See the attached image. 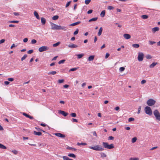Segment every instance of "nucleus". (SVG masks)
<instances>
[{"instance_id":"1","label":"nucleus","mask_w":160,"mask_h":160,"mask_svg":"<svg viewBox=\"0 0 160 160\" xmlns=\"http://www.w3.org/2000/svg\"><path fill=\"white\" fill-rule=\"evenodd\" d=\"M89 148L96 151H102L104 150L101 146L99 145H96L94 147L89 146Z\"/></svg>"},{"instance_id":"2","label":"nucleus","mask_w":160,"mask_h":160,"mask_svg":"<svg viewBox=\"0 0 160 160\" xmlns=\"http://www.w3.org/2000/svg\"><path fill=\"white\" fill-rule=\"evenodd\" d=\"M102 145L104 148L109 149H112L114 148L113 145L112 144L109 145L107 142H103Z\"/></svg>"},{"instance_id":"3","label":"nucleus","mask_w":160,"mask_h":160,"mask_svg":"<svg viewBox=\"0 0 160 160\" xmlns=\"http://www.w3.org/2000/svg\"><path fill=\"white\" fill-rule=\"evenodd\" d=\"M153 114L155 116L156 119L160 121V113L157 109L154 111Z\"/></svg>"},{"instance_id":"4","label":"nucleus","mask_w":160,"mask_h":160,"mask_svg":"<svg viewBox=\"0 0 160 160\" xmlns=\"http://www.w3.org/2000/svg\"><path fill=\"white\" fill-rule=\"evenodd\" d=\"M145 113L149 115H151L152 114V110L150 107L146 106L145 108Z\"/></svg>"},{"instance_id":"5","label":"nucleus","mask_w":160,"mask_h":160,"mask_svg":"<svg viewBox=\"0 0 160 160\" xmlns=\"http://www.w3.org/2000/svg\"><path fill=\"white\" fill-rule=\"evenodd\" d=\"M156 102L152 99H150L147 101V104L149 106H152L155 104Z\"/></svg>"},{"instance_id":"6","label":"nucleus","mask_w":160,"mask_h":160,"mask_svg":"<svg viewBox=\"0 0 160 160\" xmlns=\"http://www.w3.org/2000/svg\"><path fill=\"white\" fill-rule=\"evenodd\" d=\"M49 48L48 47L46 46H42L38 49V51L39 52H41L43 51H46L48 50Z\"/></svg>"},{"instance_id":"7","label":"nucleus","mask_w":160,"mask_h":160,"mask_svg":"<svg viewBox=\"0 0 160 160\" xmlns=\"http://www.w3.org/2000/svg\"><path fill=\"white\" fill-rule=\"evenodd\" d=\"M144 55L142 52H139L138 53V59L139 62L142 61L143 60Z\"/></svg>"},{"instance_id":"8","label":"nucleus","mask_w":160,"mask_h":160,"mask_svg":"<svg viewBox=\"0 0 160 160\" xmlns=\"http://www.w3.org/2000/svg\"><path fill=\"white\" fill-rule=\"evenodd\" d=\"M50 23L52 27L51 29L52 30H57L58 25L52 22H51Z\"/></svg>"},{"instance_id":"9","label":"nucleus","mask_w":160,"mask_h":160,"mask_svg":"<svg viewBox=\"0 0 160 160\" xmlns=\"http://www.w3.org/2000/svg\"><path fill=\"white\" fill-rule=\"evenodd\" d=\"M62 30L64 31L67 30V28L66 27L60 25H58L57 30Z\"/></svg>"},{"instance_id":"10","label":"nucleus","mask_w":160,"mask_h":160,"mask_svg":"<svg viewBox=\"0 0 160 160\" xmlns=\"http://www.w3.org/2000/svg\"><path fill=\"white\" fill-rule=\"evenodd\" d=\"M56 136L61 138H64L65 137V135L64 134H63L60 133H56L54 134Z\"/></svg>"},{"instance_id":"11","label":"nucleus","mask_w":160,"mask_h":160,"mask_svg":"<svg viewBox=\"0 0 160 160\" xmlns=\"http://www.w3.org/2000/svg\"><path fill=\"white\" fill-rule=\"evenodd\" d=\"M22 114L24 116L27 118H29L30 119H33V118L32 116H31L30 115L28 114L25 112H22Z\"/></svg>"},{"instance_id":"12","label":"nucleus","mask_w":160,"mask_h":160,"mask_svg":"<svg viewBox=\"0 0 160 160\" xmlns=\"http://www.w3.org/2000/svg\"><path fill=\"white\" fill-rule=\"evenodd\" d=\"M124 38L126 39H128L131 38V36L130 34H124L123 35Z\"/></svg>"},{"instance_id":"13","label":"nucleus","mask_w":160,"mask_h":160,"mask_svg":"<svg viewBox=\"0 0 160 160\" xmlns=\"http://www.w3.org/2000/svg\"><path fill=\"white\" fill-rule=\"evenodd\" d=\"M59 112L65 117L66 116L68 115V113H67L63 111L60 110Z\"/></svg>"},{"instance_id":"14","label":"nucleus","mask_w":160,"mask_h":160,"mask_svg":"<svg viewBox=\"0 0 160 160\" xmlns=\"http://www.w3.org/2000/svg\"><path fill=\"white\" fill-rule=\"evenodd\" d=\"M159 28L158 27H155L152 28V31L153 33H155V32L158 31L159 30Z\"/></svg>"},{"instance_id":"15","label":"nucleus","mask_w":160,"mask_h":160,"mask_svg":"<svg viewBox=\"0 0 160 160\" xmlns=\"http://www.w3.org/2000/svg\"><path fill=\"white\" fill-rule=\"evenodd\" d=\"M41 22L42 25H44L46 22V19L43 17L41 18Z\"/></svg>"},{"instance_id":"16","label":"nucleus","mask_w":160,"mask_h":160,"mask_svg":"<svg viewBox=\"0 0 160 160\" xmlns=\"http://www.w3.org/2000/svg\"><path fill=\"white\" fill-rule=\"evenodd\" d=\"M68 46L69 48H74L78 47V46L77 45L74 44H69L68 45Z\"/></svg>"},{"instance_id":"17","label":"nucleus","mask_w":160,"mask_h":160,"mask_svg":"<svg viewBox=\"0 0 160 160\" xmlns=\"http://www.w3.org/2000/svg\"><path fill=\"white\" fill-rule=\"evenodd\" d=\"M81 22L80 21H78L77 22L70 24L69 26H73L80 23Z\"/></svg>"},{"instance_id":"18","label":"nucleus","mask_w":160,"mask_h":160,"mask_svg":"<svg viewBox=\"0 0 160 160\" xmlns=\"http://www.w3.org/2000/svg\"><path fill=\"white\" fill-rule=\"evenodd\" d=\"M33 134L34 135H36L41 136L42 135V133L39 132H36L34 131L33 132Z\"/></svg>"},{"instance_id":"19","label":"nucleus","mask_w":160,"mask_h":160,"mask_svg":"<svg viewBox=\"0 0 160 160\" xmlns=\"http://www.w3.org/2000/svg\"><path fill=\"white\" fill-rule=\"evenodd\" d=\"M158 64V63L155 62H153L152 64H151L149 66L150 68H154L155 66Z\"/></svg>"},{"instance_id":"20","label":"nucleus","mask_w":160,"mask_h":160,"mask_svg":"<svg viewBox=\"0 0 160 160\" xmlns=\"http://www.w3.org/2000/svg\"><path fill=\"white\" fill-rule=\"evenodd\" d=\"M102 30H103V29L102 27H101L99 28V30L98 32V36H100L101 35Z\"/></svg>"},{"instance_id":"21","label":"nucleus","mask_w":160,"mask_h":160,"mask_svg":"<svg viewBox=\"0 0 160 160\" xmlns=\"http://www.w3.org/2000/svg\"><path fill=\"white\" fill-rule=\"evenodd\" d=\"M34 16L36 17V18L38 19H40V17L39 16L37 13V12L36 11H35L34 12Z\"/></svg>"},{"instance_id":"22","label":"nucleus","mask_w":160,"mask_h":160,"mask_svg":"<svg viewBox=\"0 0 160 160\" xmlns=\"http://www.w3.org/2000/svg\"><path fill=\"white\" fill-rule=\"evenodd\" d=\"M94 55H91L88 58V60L89 61H92L94 58Z\"/></svg>"},{"instance_id":"23","label":"nucleus","mask_w":160,"mask_h":160,"mask_svg":"<svg viewBox=\"0 0 160 160\" xmlns=\"http://www.w3.org/2000/svg\"><path fill=\"white\" fill-rule=\"evenodd\" d=\"M98 19V17H95V18H92L90 19L89 20L88 22H91L92 21H95L97 20Z\"/></svg>"},{"instance_id":"24","label":"nucleus","mask_w":160,"mask_h":160,"mask_svg":"<svg viewBox=\"0 0 160 160\" xmlns=\"http://www.w3.org/2000/svg\"><path fill=\"white\" fill-rule=\"evenodd\" d=\"M148 17V16L147 15H143L141 16V18L143 19H146Z\"/></svg>"},{"instance_id":"25","label":"nucleus","mask_w":160,"mask_h":160,"mask_svg":"<svg viewBox=\"0 0 160 160\" xmlns=\"http://www.w3.org/2000/svg\"><path fill=\"white\" fill-rule=\"evenodd\" d=\"M66 148H67V149L71 150H73L74 151H76L77 150V149H76V148H73L72 147H69L68 146Z\"/></svg>"},{"instance_id":"26","label":"nucleus","mask_w":160,"mask_h":160,"mask_svg":"<svg viewBox=\"0 0 160 160\" xmlns=\"http://www.w3.org/2000/svg\"><path fill=\"white\" fill-rule=\"evenodd\" d=\"M105 15V10L102 11L100 14L101 16L102 17H103Z\"/></svg>"},{"instance_id":"27","label":"nucleus","mask_w":160,"mask_h":160,"mask_svg":"<svg viewBox=\"0 0 160 160\" xmlns=\"http://www.w3.org/2000/svg\"><path fill=\"white\" fill-rule=\"evenodd\" d=\"M77 145L78 146L86 145H87V143H85V142H82V143L78 142L77 143Z\"/></svg>"},{"instance_id":"28","label":"nucleus","mask_w":160,"mask_h":160,"mask_svg":"<svg viewBox=\"0 0 160 160\" xmlns=\"http://www.w3.org/2000/svg\"><path fill=\"white\" fill-rule=\"evenodd\" d=\"M68 155L70 157H72L74 158H76V156L73 153H70L68 154Z\"/></svg>"},{"instance_id":"29","label":"nucleus","mask_w":160,"mask_h":160,"mask_svg":"<svg viewBox=\"0 0 160 160\" xmlns=\"http://www.w3.org/2000/svg\"><path fill=\"white\" fill-rule=\"evenodd\" d=\"M59 16L58 15H55L52 18V19L53 20H55L58 19Z\"/></svg>"},{"instance_id":"30","label":"nucleus","mask_w":160,"mask_h":160,"mask_svg":"<svg viewBox=\"0 0 160 160\" xmlns=\"http://www.w3.org/2000/svg\"><path fill=\"white\" fill-rule=\"evenodd\" d=\"M132 46L134 48H137L139 47V45L138 44H134L132 45Z\"/></svg>"},{"instance_id":"31","label":"nucleus","mask_w":160,"mask_h":160,"mask_svg":"<svg viewBox=\"0 0 160 160\" xmlns=\"http://www.w3.org/2000/svg\"><path fill=\"white\" fill-rule=\"evenodd\" d=\"M8 22L9 23H18L19 22V21L15 20L9 21Z\"/></svg>"},{"instance_id":"32","label":"nucleus","mask_w":160,"mask_h":160,"mask_svg":"<svg viewBox=\"0 0 160 160\" xmlns=\"http://www.w3.org/2000/svg\"><path fill=\"white\" fill-rule=\"evenodd\" d=\"M0 148L3 149H6L7 148L5 146L0 143Z\"/></svg>"},{"instance_id":"33","label":"nucleus","mask_w":160,"mask_h":160,"mask_svg":"<svg viewBox=\"0 0 160 160\" xmlns=\"http://www.w3.org/2000/svg\"><path fill=\"white\" fill-rule=\"evenodd\" d=\"M56 73L57 72L56 71H52L51 72H48V75H50V74L55 75Z\"/></svg>"},{"instance_id":"34","label":"nucleus","mask_w":160,"mask_h":160,"mask_svg":"<svg viewBox=\"0 0 160 160\" xmlns=\"http://www.w3.org/2000/svg\"><path fill=\"white\" fill-rule=\"evenodd\" d=\"M84 55V54H79L77 55V56H78V58L80 59L82 58Z\"/></svg>"},{"instance_id":"35","label":"nucleus","mask_w":160,"mask_h":160,"mask_svg":"<svg viewBox=\"0 0 160 160\" xmlns=\"http://www.w3.org/2000/svg\"><path fill=\"white\" fill-rule=\"evenodd\" d=\"M60 44V42H57L54 43L53 44V47H56L57 46H58Z\"/></svg>"},{"instance_id":"36","label":"nucleus","mask_w":160,"mask_h":160,"mask_svg":"<svg viewBox=\"0 0 160 160\" xmlns=\"http://www.w3.org/2000/svg\"><path fill=\"white\" fill-rule=\"evenodd\" d=\"M27 57V54H25L23 57H22L21 58V60L22 61L24 60Z\"/></svg>"},{"instance_id":"37","label":"nucleus","mask_w":160,"mask_h":160,"mask_svg":"<svg viewBox=\"0 0 160 160\" xmlns=\"http://www.w3.org/2000/svg\"><path fill=\"white\" fill-rule=\"evenodd\" d=\"M78 68H79L78 67V68H71L69 70V71H75L76 70H77Z\"/></svg>"},{"instance_id":"38","label":"nucleus","mask_w":160,"mask_h":160,"mask_svg":"<svg viewBox=\"0 0 160 160\" xmlns=\"http://www.w3.org/2000/svg\"><path fill=\"white\" fill-rule=\"evenodd\" d=\"M137 140V138L136 137L133 138L132 140V143L135 142Z\"/></svg>"},{"instance_id":"39","label":"nucleus","mask_w":160,"mask_h":160,"mask_svg":"<svg viewBox=\"0 0 160 160\" xmlns=\"http://www.w3.org/2000/svg\"><path fill=\"white\" fill-rule=\"evenodd\" d=\"M146 58L148 59H150L152 58V57L150 55L148 54L146 56Z\"/></svg>"},{"instance_id":"40","label":"nucleus","mask_w":160,"mask_h":160,"mask_svg":"<svg viewBox=\"0 0 160 160\" xmlns=\"http://www.w3.org/2000/svg\"><path fill=\"white\" fill-rule=\"evenodd\" d=\"M125 68L124 67H121L119 68V71L121 72L125 70Z\"/></svg>"},{"instance_id":"41","label":"nucleus","mask_w":160,"mask_h":160,"mask_svg":"<svg viewBox=\"0 0 160 160\" xmlns=\"http://www.w3.org/2000/svg\"><path fill=\"white\" fill-rule=\"evenodd\" d=\"M134 118H130L128 119V121L129 122L134 121Z\"/></svg>"},{"instance_id":"42","label":"nucleus","mask_w":160,"mask_h":160,"mask_svg":"<svg viewBox=\"0 0 160 160\" xmlns=\"http://www.w3.org/2000/svg\"><path fill=\"white\" fill-rule=\"evenodd\" d=\"M65 60H64V59L58 62V63L59 64H61V63H63L65 62Z\"/></svg>"},{"instance_id":"43","label":"nucleus","mask_w":160,"mask_h":160,"mask_svg":"<svg viewBox=\"0 0 160 160\" xmlns=\"http://www.w3.org/2000/svg\"><path fill=\"white\" fill-rule=\"evenodd\" d=\"M36 42L37 41L34 39L32 40L31 42V43L32 44H35Z\"/></svg>"},{"instance_id":"44","label":"nucleus","mask_w":160,"mask_h":160,"mask_svg":"<svg viewBox=\"0 0 160 160\" xmlns=\"http://www.w3.org/2000/svg\"><path fill=\"white\" fill-rule=\"evenodd\" d=\"M91 0H85V3L86 5H88L89 3L91 2Z\"/></svg>"},{"instance_id":"45","label":"nucleus","mask_w":160,"mask_h":160,"mask_svg":"<svg viewBox=\"0 0 160 160\" xmlns=\"http://www.w3.org/2000/svg\"><path fill=\"white\" fill-rule=\"evenodd\" d=\"M11 152H12L15 155L17 154L18 153V151L16 150H12Z\"/></svg>"},{"instance_id":"46","label":"nucleus","mask_w":160,"mask_h":160,"mask_svg":"<svg viewBox=\"0 0 160 160\" xmlns=\"http://www.w3.org/2000/svg\"><path fill=\"white\" fill-rule=\"evenodd\" d=\"M101 157L102 158H105L107 156L106 154L104 153H101Z\"/></svg>"},{"instance_id":"47","label":"nucleus","mask_w":160,"mask_h":160,"mask_svg":"<svg viewBox=\"0 0 160 160\" xmlns=\"http://www.w3.org/2000/svg\"><path fill=\"white\" fill-rule=\"evenodd\" d=\"M71 116L73 117H75L76 116V114L75 113H72L71 114Z\"/></svg>"},{"instance_id":"48","label":"nucleus","mask_w":160,"mask_h":160,"mask_svg":"<svg viewBox=\"0 0 160 160\" xmlns=\"http://www.w3.org/2000/svg\"><path fill=\"white\" fill-rule=\"evenodd\" d=\"M129 160H139V159L136 158H130Z\"/></svg>"},{"instance_id":"49","label":"nucleus","mask_w":160,"mask_h":160,"mask_svg":"<svg viewBox=\"0 0 160 160\" xmlns=\"http://www.w3.org/2000/svg\"><path fill=\"white\" fill-rule=\"evenodd\" d=\"M79 30L78 29H77L74 32L73 34L74 35H76L78 34V32Z\"/></svg>"},{"instance_id":"50","label":"nucleus","mask_w":160,"mask_h":160,"mask_svg":"<svg viewBox=\"0 0 160 160\" xmlns=\"http://www.w3.org/2000/svg\"><path fill=\"white\" fill-rule=\"evenodd\" d=\"M64 80L63 79H59L58 81V82L59 83H61L64 82Z\"/></svg>"},{"instance_id":"51","label":"nucleus","mask_w":160,"mask_h":160,"mask_svg":"<svg viewBox=\"0 0 160 160\" xmlns=\"http://www.w3.org/2000/svg\"><path fill=\"white\" fill-rule=\"evenodd\" d=\"M149 44L150 45H153L156 43V42H155L152 41L150 40L149 41Z\"/></svg>"},{"instance_id":"52","label":"nucleus","mask_w":160,"mask_h":160,"mask_svg":"<svg viewBox=\"0 0 160 160\" xmlns=\"http://www.w3.org/2000/svg\"><path fill=\"white\" fill-rule=\"evenodd\" d=\"M113 8L114 7L112 6H108V9L110 10L113 9Z\"/></svg>"},{"instance_id":"53","label":"nucleus","mask_w":160,"mask_h":160,"mask_svg":"<svg viewBox=\"0 0 160 160\" xmlns=\"http://www.w3.org/2000/svg\"><path fill=\"white\" fill-rule=\"evenodd\" d=\"M33 52V50H32V49L28 51V53L30 54L32 53Z\"/></svg>"},{"instance_id":"54","label":"nucleus","mask_w":160,"mask_h":160,"mask_svg":"<svg viewBox=\"0 0 160 160\" xmlns=\"http://www.w3.org/2000/svg\"><path fill=\"white\" fill-rule=\"evenodd\" d=\"M114 138L112 136H110L108 138L109 140H113L114 139Z\"/></svg>"},{"instance_id":"55","label":"nucleus","mask_w":160,"mask_h":160,"mask_svg":"<svg viewBox=\"0 0 160 160\" xmlns=\"http://www.w3.org/2000/svg\"><path fill=\"white\" fill-rule=\"evenodd\" d=\"M141 110V106H139L138 109V112H137V113L138 114H139L140 113Z\"/></svg>"},{"instance_id":"56","label":"nucleus","mask_w":160,"mask_h":160,"mask_svg":"<svg viewBox=\"0 0 160 160\" xmlns=\"http://www.w3.org/2000/svg\"><path fill=\"white\" fill-rule=\"evenodd\" d=\"M14 80V78H8V81H9L10 82L13 81Z\"/></svg>"},{"instance_id":"57","label":"nucleus","mask_w":160,"mask_h":160,"mask_svg":"<svg viewBox=\"0 0 160 160\" xmlns=\"http://www.w3.org/2000/svg\"><path fill=\"white\" fill-rule=\"evenodd\" d=\"M70 3H71L70 1L68 2L66 5L65 7L66 8L68 7Z\"/></svg>"},{"instance_id":"58","label":"nucleus","mask_w":160,"mask_h":160,"mask_svg":"<svg viewBox=\"0 0 160 160\" xmlns=\"http://www.w3.org/2000/svg\"><path fill=\"white\" fill-rule=\"evenodd\" d=\"M146 82V81L145 80H143L141 82V84H144Z\"/></svg>"},{"instance_id":"59","label":"nucleus","mask_w":160,"mask_h":160,"mask_svg":"<svg viewBox=\"0 0 160 160\" xmlns=\"http://www.w3.org/2000/svg\"><path fill=\"white\" fill-rule=\"evenodd\" d=\"M72 122H78V120L75 118H72Z\"/></svg>"},{"instance_id":"60","label":"nucleus","mask_w":160,"mask_h":160,"mask_svg":"<svg viewBox=\"0 0 160 160\" xmlns=\"http://www.w3.org/2000/svg\"><path fill=\"white\" fill-rule=\"evenodd\" d=\"M92 11H93L92 10H90L88 11L87 13L88 14H91L92 12Z\"/></svg>"},{"instance_id":"61","label":"nucleus","mask_w":160,"mask_h":160,"mask_svg":"<svg viewBox=\"0 0 160 160\" xmlns=\"http://www.w3.org/2000/svg\"><path fill=\"white\" fill-rule=\"evenodd\" d=\"M28 41V38H26L23 39V42H26Z\"/></svg>"},{"instance_id":"62","label":"nucleus","mask_w":160,"mask_h":160,"mask_svg":"<svg viewBox=\"0 0 160 160\" xmlns=\"http://www.w3.org/2000/svg\"><path fill=\"white\" fill-rule=\"evenodd\" d=\"M5 40L4 39H2V40H0V44H1L3 42H5Z\"/></svg>"},{"instance_id":"63","label":"nucleus","mask_w":160,"mask_h":160,"mask_svg":"<svg viewBox=\"0 0 160 160\" xmlns=\"http://www.w3.org/2000/svg\"><path fill=\"white\" fill-rule=\"evenodd\" d=\"M114 109L116 111H118L120 109V108L118 106L116 107Z\"/></svg>"},{"instance_id":"64","label":"nucleus","mask_w":160,"mask_h":160,"mask_svg":"<svg viewBox=\"0 0 160 160\" xmlns=\"http://www.w3.org/2000/svg\"><path fill=\"white\" fill-rule=\"evenodd\" d=\"M109 56V54L108 53H107L105 56V58H107Z\"/></svg>"}]
</instances>
